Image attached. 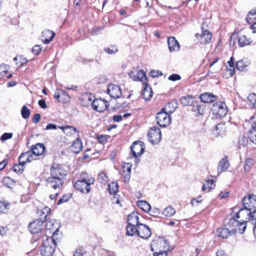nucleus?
<instances>
[{
  "label": "nucleus",
  "instance_id": "1",
  "mask_svg": "<svg viewBox=\"0 0 256 256\" xmlns=\"http://www.w3.org/2000/svg\"><path fill=\"white\" fill-rule=\"evenodd\" d=\"M242 202L244 208L239 210L236 216L237 218H239L240 214H242L246 210L248 212L256 207V196L254 194H248L243 198Z\"/></svg>",
  "mask_w": 256,
  "mask_h": 256
},
{
  "label": "nucleus",
  "instance_id": "2",
  "mask_svg": "<svg viewBox=\"0 0 256 256\" xmlns=\"http://www.w3.org/2000/svg\"><path fill=\"white\" fill-rule=\"evenodd\" d=\"M211 112L216 118H222L226 116L228 112V108L224 102H218L213 104Z\"/></svg>",
  "mask_w": 256,
  "mask_h": 256
},
{
  "label": "nucleus",
  "instance_id": "3",
  "mask_svg": "<svg viewBox=\"0 0 256 256\" xmlns=\"http://www.w3.org/2000/svg\"><path fill=\"white\" fill-rule=\"evenodd\" d=\"M168 248L167 241L162 238H158L153 240L151 244V250L152 252H168Z\"/></svg>",
  "mask_w": 256,
  "mask_h": 256
},
{
  "label": "nucleus",
  "instance_id": "4",
  "mask_svg": "<svg viewBox=\"0 0 256 256\" xmlns=\"http://www.w3.org/2000/svg\"><path fill=\"white\" fill-rule=\"evenodd\" d=\"M237 214H236L235 216L230 220L228 225L230 228L232 229L236 230V232H238L240 234H243L246 228V220H241V222H240L236 218Z\"/></svg>",
  "mask_w": 256,
  "mask_h": 256
},
{
  "label": "nucleus",
  "instance_id": "5",
  "mask_svg": "<svg viewBox=\"0 0 256 256\" xmlns=\"http://www.w3.org/2000/svg\"><path fill=\"white\" fill-rule=\"evenodd\" d=\"M56 242L54 243L52 238L47 239L41 246L40 252L42 256H53Z\"/></svg>",
  "mask_w": 256,
  "mask_h": 256
},
{
  "label": "nucleus",
  "instance_id": "6",
  "mask_svg": "<svg viewBox=\"0 0 256 256\" xmlns=\"http://www.w3.org/2000/svg\"><path fill=\"white\" fill-rule=\"evenodd\" d=\"M64 180L60 177L50 176L46 180V185L56 191L60 192L62 188Z\"/></svg>",
  "mask_w": 256,
  "mask_h": 256
},
{
  "label": "nucleus",
  "instance_id": "7",
  "mask_svg": "<svg viewBox=\"0 0 256 256\" xmlns=\"http://www.w3.org/2000/svg\"><path fill=\"white\" fill-rule=\"evenodd\" d=\"M148 136L149 142L156 144L159 143L161 140L162 134L160 128L156 126H153L149 130Z\"/></svg>",
  "mask_w": 256,
  "mask_h": 256
},
{
  "label": "nucleus",
  "instance_id": "8",
  "mask_svg": "<svg viewBox=\"0 0 256 256\" xmlns=\"http://www.w3.org/2000/svg\"><path fill=\"white\" fill-rule=\"evenodd\" d=\"M157 124L162 127H166L171 122V118L170 114L165 112V108L157 114L156 117Z\"/></svg>",
  "mask_w": 256,
  "mask_h": 256
},
{
  "label": "nucleus",
  "instance_id": "9",
  "mask_svg": "<svg viewBox=\"0 0 256 256\" xmlns=\"http://www.w3.org/2000/svg\"><path fill=\"white\" fill-rule=\"evenodd\" d=\"M128 76L130 78L134 81H140L143 83L147 82V78L146 73L142 70H138L136 68H133L129 72Z\"/></svg>",
  "mask_w": 256,
  "mask_h": 256
},
{
  "label": "nucleus",
  "instance_id": "10",
  "mask_svg": "<svg viewBox=\"0 0 256 256\" xmlns=\"http://www.w3.org/2000/svg\"><path fill=\"white\" fill-rule=\"evenodd\" d=\"M202 33L196 34V37L201 44H207L210 43L212 38L211 32L204 29V24H202Z\"/></svg>",
  "mask_w": 256,
  "mask_h": 256
},
{
  "label": "nucleus",
  "instance_id": "11",
  "mask_svg": "<svg viewBox=\"0 0 256 256\" xmlns=\"http://www.w3.org/2000/svg\"><path fill=\"white\" fill-rule=\"evenodd\" d=\"M131 152L133 156L137 158L143 154L144 147L143 143L140 141L134 142L130 147Z\"/></svg>",
  "mask_w": 256,
  "mask_h": 256
},
{
  "label": "nucleus",
  "instance_id": "12",
  "mask_svg": "<svg viewBox=\"0 0 256 256\" xmlns=\"http://www.w3.org/2000/svg\"><path fill=\"white\" fill-rule=\"evenodd\" d=\"M137 234L142 238L148 239L151 235L152 232L148 226L140 223L138 224Z\"/></svg>",
  "mask_w": 256,
  "mask_h": 256
},
{
  "label": "nucleus",
  "instance_id": "13",
  "mask_svg": "<svg viewBox=\"0 0 256 256\" xmlns=\"http://www.w3.org/2000/svg\"><path fill=\"white\" fill-rule=\"evenodd\" d=\"M108 106V102L104 100L95 99L92 102V108L98 112H104Z\"/></svg>",
  "mask_w": 256,
  "mask_h": 256
},
{
  "label": "nucleus",
  "instance_id": "14",
  "mask_svg": "<svg viewBox=\"0 0 256 256\" xmlns=\"http://www.w3.org/2000/svg\"><path fill=\"white\" fill-rule=\"evenodd\" d=\"M50 176L60 177L62 179H64L66 174L64 173V171L62 166L57 164H54L50 167Z\"/></svg>",
  "mask_w": 256,
  "mask_h": 256
},
{
  "label": "nucleus",
  "instance_id": "15",
  "mask_svg": "<svg viewBox=\"0 0 256 256\" xmlns=\"http://www.w3.org/2000/svg\"><path fill=\"white\" fill-rule=\"evenodd\" d=\"M43 224V220L36 219L29 224L28 228L31 233L36 234L42 229Z\"/></svg>",
  "mask_w": 256,
  "mask_h": 256
},
{
  "label": "nucleus",
  "instance_id": "16",
  "mask_svg": "<svg viewBox=\"0 0 256 256\" xmlns=\"http://www.w3.org/2000/svg\"><path fill=\"white\" fill-rule=\"evenodd\" d=\"M46 228L48 229L50 232L53 233L52 238L54 243L55 239L56 238V236L58 234L60 225L55 220H52L48 222L46 224Z\"/></svg>",
  "mask_w": 256,
  "mask_h": 256
},
{
  "label": "nucleus",
  "instance_id": "17",
  "mask_svg": "<svg viewBox=\"0 0 256 256\" xmlns=\"http://www.w3.org/2000/svg\"><path fill=\"white\" fill-rule=\"evenodd\" d=\"M107 90L109 95L114 98H119L122 95L120 88L116 84H109Z\"/></svg>",
  "mask_w": 256,
  "mask_h": 256
},
{
  "label": "nucleus",
  "instance_id": "18",
  "mask_svg": "<svg viewBox=\"0 0 256 256\" xmlns=\"http://www.w3.org/2000/svg\"><path fill=\"white\" fill-rule=\"evenodd\" d=\"M74 188L80 192L88 194L90 192V186L80 180H77L74 184Z\"/></svg>",
  "mask_w": 256,
  "mask_h": 256
},
{
  "label": "nucleus",
  "instance_id": "19",
  "mask_svg": "<svg viewBox=\"0 0 256 256\" xmlns=\"http://www.w3.org/2000/svg\"><path fill=\"white\" fill-rule=\"evenodd\" d=\"M236 232V230L232 229L230 230L227 228H218L216 230V235L223 238H226L229 236Z\"/></svg>",
  "mask_w": 256,
  "mask_h": 256
},
{
  "label": "nucleus",
  "instance_id": "20",
  "mask_svg": "<svg viewBox=\"0 0 256 256\" xmlns=\"http://www.w3.org/2000/svg\"><path fill=\"white\" fill-rule=\"evenodd\" d=\"M168 44L170 52H178L180 50V45L174 37L168 38Z\"/></svg>",
  "mask_w": 256,
  "mask_h": 256
},
{
  "label": "nucleus",
  "instance_id": "21",
  "mask_svg": "<svg viewBox=\"0 0 256 256\" xmlns=\"http://www.w3.org/2000/svg\"><path fill=\"white\" fill-rule=\"evenodd\" d=\"M55 36V33L50 30H45L42 32V40L44 44H48Z\"/></svg>",
  "mask_w": 256,
  "mask_h": 256
},
{
  "label": "nucleus",
  "instance_id": "22",
  "mask_svg": "<svg viewBox=\"0 0 256 256\" xmlns=\"http://www.w3.org/2000/svg\"><path fill=\"white\" fill-rule=\"evenodd\" d=\"M252 129L250 130L248 135L250 140L256 144V118L252 119Z\"/></svg>",
  "mask_w": 256,
  "mask_h": 256
},
{
  "label": "nucleus",
  "instance_id": "23",
  "mask_svg": "<svg viewBox=\"0 0 256 256\" xmlns=\"http://www.w3.org/2000/svg\"><path fill=\"white\" fill-rule=\"evenodd\" d=\"M33 160V156L31 152H26L22 153L19 157V162L20 164H24L26 162H30Z\"/></svg>",
  "mask_w": 256,
  "mask_h": 256
},
{
  "label": "nucleus",
  "instance_id": "24",
  "mask_svg": "<svg viewBox=\"0 0 256 256\" xmlns=\"http://www.w3.org/2000/svg\"><path fill=\"white\" fill-rule=\"evenodd\" d=\"M82 142L80 138L74 140L70 146L71 150L76 154L79 153L82 150Z\"/></svg>",
  "mask_w": 256,
  "mask_h": 256
},
{
  "label": "nucleus",
  "instance_id": "25",
  "mask_svg": "<svg viewBox=\"0 0 256 256\" xmlns=\"http://www.w3.org/2000/svg\"><path fill=\"white\" fill-rule=\"evenodd\" d=\"M80 180L86 182L90 186L94 184L95 181L94 178L92 175L86 172H82L80 174Z\"/></svg>",
  "mask_w": 256,
  "mask_h": 256
},
{
  "label": "nucleus",
  "instance_id": "26",
  "mask_svg": "<svg viewBox=\"0 0 256 256\" xmlns=\"http://www.w3.org/2000/svg\"><path fill=\"white\" fill-rule=\"evenodd\" d=\"M146 83H144V88L142 90V96L146 100H148L152 98L153 92L152 88Z\"/></svg>",
  "mask_w": 256,
  "mask_h": 256
},
{
  "label": "nucleus",
  "instance_id": "27",
  "mask_svg": "<svg viewBox=\"0 0 256 256\" xmlns=\"http://www.w3.org/2000/svg\"><path fill=\"white\" fill-rule=\"evenodd\" d=\"M44 149V145L38 143L32 146V153L36 156H38L43 154Z\"/></svg>",
  "mask_w": 256,
  "mask_h": 256
},
{
  "label": "nucleus",
  "instance_id": "28",
  "mask_svg": "<svg viewBox=\"0 0 256 256\" xmlns=\"http://www.w3.org/2000/svg\"><path fill=\"white\" fill-rule=\"evenodd\" d=\"M93 96L90 94H85L81 98L82 104L84 106H88L89 105L92 106Z\"/></svg>",
  "mask_w": 256,
  "mask_h": 256
},
{
  "label": "nucleus",
  "instance_id": "29",
  "mask_svg": "<svg viewBox=\"0 0 256 256\" xmlns=\"http://www.w3.org/2000/svg\"><path fill=\"white\" fill-rule=\"evenodd\" d=\"M229 166V162L228 158L225 157L222 158L219 162L217 170L218 173H221L224 170L227 169Z\"/></svg>",
  "mask_w": 256,
  "mask_h": 256
},
{
  "label": "nucleus",
  "instance_id": "30",
  "mask_svg": "<svg viewBox=\"0 0 256 256\" xmlns=\"http://www.w3.org/2000/svg\"><path fill=\"white\" fill-rule=\"evenodd\" d=\"M200 98V100L205 103L212 102L216 100V96L210 93L201 94Z\"/></svg>",
  "mask_w": 256,
  "mask_h": 256
},
{
  "label": "nucleus",
  "instance_id": "31",
  "mask_svg": "<svg viewBox=\"0 0 256 256\" xmlns=\"http://www.w3.org/2000/svg\"><path fill=\"white\" fill-rule=\"evenodd\" d=\"M252 42L251 39L248 38L245 34H240L238 36V43L240 47H244L248 45Z\"/></svg>",
  "mask_w": 256,
  "mask_h": 256
},
{
  "label": "nucleus",
  "instance_id": "32",
  "mask_svg": "<svg viewBox=\"0 0 256 256\" xmlns=\"http://www.w3.org/2000/svg\"><path fill=\"white\" fill-rule=\"evenodd\" d=\"M128 222L129 224H136V226L140 224L137 212H132L128 215Z\"/></svg>",
  "mask_w": 256,
  "mask_h": 256
},
{
  "label": "nucleus",
  "instance_id": "33",
  "mask_svg": "<svg viewBox=\"0 0 256 256\" xmlns=\"http://www.w3.org/2000/svg\"><path fill=\"white\" fill-rule=\"evenodd\" d=\"M62 130V132L68 136H71L76 132V128L72 126H66L62 127H60Z\"/></svg>",
  "mask_w": 256,
  "mask_h": 256
},
{
  "label": "nucleus",
  "instance_id": "34",
  "mask_svg": "<svg viewBox=\"0 0 256 256\" xmlns=\"http://www.w3.org/2000/svg\"><path fill=\"white\" fill-rule=\"evenodd\" d=\"M246 22L250 24H253L256 22V8L250 10L246 18Z\"/></svg>",
  "mask_w": 256,
  "mask_h": 256
},
{
  "label": "nucleus",
  "instance_id": "35",
  "mask_svg": "<svg viewBox=\"0 0 256 256\" xmlns=\"http://www.w3.org/2000/svg\"><path fill=\"white\" fill-rule=\"evenodd\" d=\"M137 206L143 211L148 212L150 210V204L145 200H139L137 202Z\"/></svg>",
  "mask_w": 256,
  "mask_h": 256
},
{
  "label": "nucleus",
  "instance_id": "36",
  "mask_svg": "<svg viewBox=\"0 0 256 256\" xmlns=\"http://www.w3.org/2000/svg\"><path fill=\"white\" fill-rule=\"evenodd\" d=\"M215 134L216 136H219L226 132V127L224 124H218L215 127Z\"/></svg>",
  "mask_w": 256,
  "mask_h": 256
},
{
  "label": "nucleus",
  "instance_id": "37",
  "mask_svg": "<svg viewBox=\"0 0 256 256\" xmlns=\"http://www.w3.org/2000/svg\"><path fill=\"white\" fill-rule=\"evenodd\" d=\"M136 224H129L126 226V234L130 236H133L137 234L138 226Z\"/></svg>",
  "mask_w": 256,
  "mask_h": 256
},
{
  "label": "nucleus",
  "instance_id": "38",
  "mask_svg": "<svg viewBox=\"0 0 256 256\" xmlns=\"http://www.w3.org/2000/svg\"><path fill=\"white\" fill-rule=\"evenodd\" d=\"M246 212L248 216V218H246V220L248 219L249 222H250L253 224L256 225V210L248 212L246 210Z\"/></svg>",
  "mask_w": 256,
  "mask_h": 256
},
{
  "label": "nucleus",
  "instance_id": "39",
  "mask_svg": "<svg viewBox=\"0 0 256 256\" xmlns=\"http://www.w3.org/2000/svg\"><path fill=\"white\" fill-rule=\"evenodd\" d=\"M176 213L174 208L172 206L166 207L164 209L162 214L167 217H171Z\"/></svg>",
  "mask_w": 256,
  "mask_h": 256
},
{
  "label": "nucleus",
  "instance_id": "40",
  "mask_svg": "<svg viewBox=\"0 0 256 256\" xmlns=\"http://www.w3.org/2000/svg\"><path fill=\"white\" fill-rule=\"evenodd\" d=\"M194 98L192 96H183L181 98L180 101L183 106H187L191 104L193 102Z\"/></svg>",
  "mask_w": 256,
  "mask_h": 256
},
{
  "label": "nucleus",
  "instance_id": "41",
  "mask_svg": "<svg viewBox=\"0 0 256 256\" xmlns=\"http://www.w3.org/2000/svg\"><path fill=\"white\" fill-rule=\"evenodd\" d=\"M118 185L117 183L112 182L108 185V192L110 194H116L118 192Z\"/></svg>",
  "mask_w": 256,
  "mask_h": 256
},
{
  "label": "nucleus",
  "instance_id": "42",
  "mask_svg": "<svg viewBox=\"0 0 256 256\" xmlns=\"http://www.w3.org/2000/svg\"><path fill=\"white\" fill-rule=\"evenodd\" d=\"M98 180L102 184H106L108 181V178L104 172H101L98 174Z\"/></svg>",
  "mask_w": 256,
  "mask_h": 256
},
{
  "label": "nucleus",
  "instance_id": "43",
  "mask_svg": "<svg viewBox=\"0 0 256 256\" xmlns=\"http://www.w3.org/2000/svg\"><path fill=\"white\" fill-rule=\"evenodd\" d=\"M248 66V64L244 62L242 60L238 61L236 65V68L240 71L245 70Z\"/></svg>",
  "mask_w": 256,
  "mask_h": 256
},
{
  "label": "nucleus",
  "instance_id": "44",
  "mask_svg": "<svg viewBox=\"0 0 256 256\" xmlns=\"http://www.w3.org/2000/svg\"><path fill=\"white\" fill-rule=\"evenodd\" d=\"M9 209V204L6 201H0V212L6 213Z\"/></svg>",
  "mask_w": 256,
  "mask_h": 256
},
{
  "label": "nucleus",
  "instance_id": "45",
  "mask_svg": "<svg viewBox=\"0 0 256 256\" xmlns=\"http://www.w3.org/2000/svg\"><path fill=\"white\" fill-rule=\"evenodd\" d=\"M234 59L233 57H231L230 60L228 62L230 68L228 69V71L230 72V75L232 76L234 73Z\"/></svg>",
  "mask_w": 256,
  "mask_h": 256
},
{
  "label": "nucleus",
  "instance_id": "46",
  "mask_svg": "<svg viewBox=\"0 0 256 256\" xmlns=\"http://www.w3.org/2000/svg\"><path fill=\"white\" fill-rule=\"evenodd\" d=\"M21 114L24 119L28 118L30 115V109L26 106H23L21 110Z\"/></svg>",
  "mask_w": 256,
  "mask_h": 256
},
{
  "label": "nucleus",
  "instance_id": "47",
  "mask_svg": "<svg viewBox=\"0 0 256 256\" xmlns=\"http://www.w3.org/2000/svg\"><path fill=\"white\" fill-rule=\"evenodd\" d=\"M248 142V139L244 136H242L239 138L238 140V146L240 148L241 146H245Z\"/></svg>",
  "mask_w": 256,
  "mask_h": 256
},
{
  "label": "nucleus",
  "instance_id": "48",
  "mask_svg": "<svg viewBox=\"0 0 256 256\" xmlns=\"http://www.w3.org/2000/svg\"><path fill=\"white\" fill-rule=\"evenodd\" d=\"M24 165L22 164L19 163L15 164L13 167L14 171L16 173H21L24 170Z\"/></svg>",
  "mask_w": 256,
  "mask_h": 256
},
{
  "label": "nucleus",
  "instance_id": "49",
  "mask_svg": "<svg viewBox=\"0 0 256 256\" xmlns=\"http://www.w3.org/2000/svg\"><path fill=\"white\" fill-rule=\"evenodd\" d=\"M202 198L201 196H198L196 198H194L192 200L191 204L193 206H197L198 204L202 202Z\"/></svg>",
  "mask_w": 256,
  "mask_h": 256
},
{
  "label": "nucleus",
  "instance_id": "50",
  "mask_svg": "<svg viewBox=\"0 0 256 256\" xmlns=\"http://www.w3.org/2000/svg\"><path fill=\"white\" fill-rule=\"evenodd\" d=\"M8 66L2 64L0 65V74L2 76L6 75L8 71Z\"/></svg>",
  "mask_w": 256,
  "mask_h": 256
},
{
  "label": "nucleus",
  "instance_id": "51",
  "mask_svg": "<svg viewBox=\"0 0 256 256\" xmlns=\"http://www.w3.org/2000/svg\"><path fill=\"white\" fill-rule=\"evenodd\" d=\"M248 100L255 106L256 105V94L254 93L250 94L248 97Z\"/></svg>",
  "mask_w": 256,
  "mask_h": 256
},
{
  "label": "nucleus",
  "instance_id": "52",
  "mask_svg": "<svg viewBox=\"0 0 256 256\" xmlns=\"http://www.w3.org/2000/svg\"><path fill=\"white\" fill-rule=\"evenodd\" d=\"M254 161L252 159L249 158L246 160L244 169L246 171H248L250 168L253 166Z\"/></svg>",
  "mask_w": 256,
  "mask_h": 256
},
{
  "label": "nucleus",
  "instance_id": "53",
  "mask_svg": "<svg viewBox=\"0 0 256 256\" xmlns=\"http://www.w3.org/2000/svg\"><path fill=\"white\" fill-rule=\"evenodd\" d=\"M42 47L40 45H36L32 48V52L35 55H38L42 50Z\"/></svg>",
  "mask_w": 256,
  "mask_h": 256
},
{
  "label": "nucleus",
  "instance_id": "54",
  "mask_svg": "<svg viewBox=\"0 0 256 256\" xmlns=\"http://www.w3.org/2000/svg\"><path fill=\"white\" fill-rule=\"evenodd\" d=\"M70 198V194L68 195H64L62 198H61L58 202V204H61L67 202Z\"/></svg>",
  "mask_w": 256,
  "mask_h": 256
},
{
  "label": "nucleus",
  "instance_id": "55",
  "mask_svg": "<svg viewBox=\"0 0 256 256\" xmlns=\"http://www.w3.org/2000/svg\"><path fill=\"white\" fill-rule=\"evenodd\" d=\"M12 137V134L9 132L4 133L1 136V140L2 141H5L8 139L11 138Z\"/></svg>",
  "mask_w": 256,
  "mask_h": 256
},
{
  "label": "nucleus",
  "instance_id": "56",
  "mask_svg": "<svg viewBox=\"0 0 256 256\" xmlns=\"http://www.w3.org/2000/svg\"><path fill=\"white\" fill-rule=\"evenodd\" d=\"M2 183L8 187H10V184L12 182V180L9 177H6L2 179Z\"/></svg>",
  "mask_w": 256,
  "mask_h": 256
},
{
  "label": "nucleus",
  "instance_id": "57",
  "mask_svg": "<svg viewBox=\"0 0 256 256\" xmlns=\"http://www.w3.org/2000/svg\"><path fill=\"white\" fill-rule=\"evenodd\" d=\"M106 52L109 54H112L118 51V48L114 46H111L105 49Z\"/></svg>",
  "mask_w": 256,
  "mask_h": 256
},
{
  "label": "nucleus",
  "instance_id": "58",
  "mask_svg": "<svg viewBox=\"0 0 256 256\" xmlns=\"http://www.w3.org/2000/svg\"><path fill=\"white\" fill-rule=\"evenodd\" d=\"M180 76L178 74H173L168 77V80L172 81L180 80Z\"/></svg>",
  "mask_w": 256,
  "mask_h": 256
},
{
  "label": "nucleus",
  "instance_id": "59",
  "mask_svg": "<svg viewBox=\"0 0 256 256\" xmlns=\"http://www.w3.org/2000/svg\"><path fill=\"white\" fill-rule=\"evenodd\" d=\"M40 115L39 114H36L32 118V122L34 124L38 122L40 120Z\"/></svg>",
  "mask_w": 256,
  "mask_h": 256
},
{
  "label": "nucleus",
  "instance_id": "60",
  "mask_svg": "<svg viewBox=\"0 0 256 256\" xmlns=\"http://www.w3.org/2000/svg\"><path fill=\"white\" fill-rule=\"evenodd\" d=\"M150 212V216H157L158 214H160V210L159 209H156L154 210H150V212Z\"/></svg>",
  "mask_w": 256,
  "mask_h": 256
},
{
  "label": "nucleus",
  "instance_id": "61",
  "mask_svg": "<svg viewBox=\"0 0 256 256\" xmlns=\"http://www.w3.org/2000/svg\"><path fill=\"white\" fill-rule=\"evenodd\" d=\"M7 232V228L3 226H0V234L2 236L6 235Z\"/></svg>",
  "mask_w": 256,
  "mask_h": 256
},
{
  "label": "nucleus",
  "instance_id": "62",
  "mask_svg": "<svg viewBox=\"0 0 256 256\" xmlns=\"http://www.w3.org/2000/svg\"><path fill=\"white\" fill-rule=\"evenodd\" d=\"M229 192H221L218 194V198H220V199L226 198L229 196Z\"/></svg>",
  "mask_w": 256,
  "mask_h": 256
},
{
  "label": "nucleus",
  "instance_id": "63",
  "mask_svg": "<svg viewBox=\"0 0 256 256\" xmlns=\"http://www.w3.org/2000/svg\"><path fill=\"white\" fill-rule=\"evenodd\" d=\"M57 126L56 124H48L46 126V130H56Z\"/></svg>",
  "mask_w": 256,
  "mask_h": 256
},
{
  "label": "nucleus",
  "instance_id": "64",
  "mask_svg": "<svg viewBox=\"0 0 256 256\" xmlns=\"http://www.w3.org/2000/svg\"><path fill=\"white\" fill-rule=\"evenodd\" d=\"M168 252H154V256H167Z\"/></svg>",
  "mask_w": 256,
  "mask_h": 256
}]
</instances>
